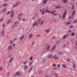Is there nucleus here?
Segmentation results:
<instances>
[{"mask_svg": "<svg viewBox=\"0 0 77 77\" xmlns=\"http://www.w3.org/2000/svg\"><path fill=\"white\" fill-rule=\"evenodd\" d=\"M19 76V77L21 76V73L20 72H18L16 73L14 75V77H15V76Z\"/></svg>", "mask_w": 77, "mask_h": 77, "instance_id": "obj_1", "label": "nucleus"}, {"mask_svg": "<svg viewBox=\"0 0 77 77\" xmlns=\"http://www.w3.org/2000/svg\"><path fill=\"white\" fill-rule=\"evenodd\" d=\"M66 11H65L64 12V13L62 15V20H63L65 18V15H66Z\"/></svg>", "mask_w": 77, "mask_h": 77, "instance_id": "obj_2", "label": "nucleus"}, {"mask_svg": "<svg viewBox=\"0 0 77 77\" xmlns=\"http://www.w3.org/2000/svg\"><path fill=\"white\" fill-rule=\"evenodd\" d=\"M8 49L10 51L12 50V46L11 45L9 46L8 48Z\"/></svg>", "mask_w": 77, "mask_h": 77, "instance_id": "obj_3", "label": "nucleus"}, {"mask_svg": "<svg viewBox=\"0 0 77 77\" xmlns=\"http://www.w3.org/2000/svg\"><path fill=\"white\" fill-rule=\"evenodd\" d=\"M38 25V23H37V21H36L33 23L32 26L33 27H35V26H36Z\"/></svg>", "mask_w": 77, "mask_h": 77, "instance_id": "obj_4", "label": "nucleus"}, {"mask_svg": "<svg viewBox=\"0 0 77 77\" xmlns=\"http://www.w3.org/2000/svg\"><path fill=\"white\" fill-rule=\"evenodd\" d=\"M50 29L49 28L48 29H45V31L46 32V33H48L50 32Z\"/></svg>", "mask_w": 77, "mask_h": 77, "instance_id": "obj_5", "label": "nucleus"}, {"mask_svg": "<svg viewBox=\"0 0 77 77\" xmlns=\"http://www.w3.org/2000/svg\"><path fill=\"white\" fill-rule=\"evenodd\" d=\"M14 11L12 10L11 11V18H12V17H14Z\"/></svg>", "mask_w": 77, "mask_h": 77, "instance_id": "obj_6", "label": "nucleus"}, {"mask_svg": "<svg viewBox=\"0 0 77 77\" xmlns=\"http://www.w3.org/2000/svg\"><path fill=\"white\" fill-rule=\"evenodd\" d=\"M56 45H54V46H53V47H52V49L51 50V52H52V51H53V50H54L55 49V48H56Z\"/></svg>", "mask_w": 77, "mask_h": 77, "instance_id": "obj_7", "label": "nucleus"}, {"mask_svg": "<svg viewBox=\"0 0 77 77\" xmlns=\"http://www.w3.org/2000/svg\"><path fill=\"white\" fill-rule=\"evenodd\" d=\"M50 46L48 45L47 46L46 50L47 51H50Z\"/></svg>", "mask_w": 77, "mask_h": 77, "instance_id": "obj_8", "label": "nucleus"}, {"mask_svg": "<svg viewBox=\"0 0 77 77\" xmlns=\"http://www.w3.org/2000/svg\"><path fill=\"white\" fill-rule=\"evenodd\" d=\"M24 35H23L21 36L20 37V40H22L23 39H24Z\"/></svg>", "mask_w": 77, "mask_h": 77, "instance_id": "obj_9", "label": "nucleus"}, {"mask_svg": "<svg viewBox=\"0 0 77 77\" xmlns=\"http://www.w3.org/2000/svg\"><path fill=\"white\" fill-rule=\"evenodd\" d=\"M52 57H53V55H52V54H50L48 56V58L51 59V58H52Z\"/></svg>", "mask_w": 77, "mask_h": 77, "instance_id": "obj_10", "label": "nucleus"}, {"mask_svg": "<svg viewBox=\"0 0 77 77\" xmlns=\"http://www.w3.org/2000/svg\"><path fill=\"white\" fill-rule=\"evenodd\" d=\"M53 58H55V59L57 60V59H58V57H57V56H56V55H55L53 56Z\"/></svg>", "mask_w": 77, "mask_h": 77, "instance_id": "obj_11", "label": "nucleus"}, {"mask_svg": "<svg viewBox=\"0 0 77 77\" xmlns=\"http://www.w3.org/2000/svg\"><path fill=\"white\" fill-rule=\"evenodd\" d=\"M53 58H55V59L57 60V59H58V57H57V56H56V55H55L53 56Z\"/></svg>", "mask_w": 77, "mask_h": 77, "instance_id": "obj_12", "label": "nucleus"}, {"mask_svg": "<svg viewBox=\"0 0 77 77\" xmlns=\"http://www.w3.org/2000/svg\"><path fill=\"white\" fill-rule=\"evenodd\" d=\"M62 66L63 68H64V69H65V68H66V66L65 64H62Z\"/></svg>", "mask_w": 77, "mask_h": 77, "instance_id": "obj_13", "label": "nucleus"}, {"mask_svg": "<svg viewBox=\"0 0 77 77\" xmlns=\"http://www.w3.org/2000/svg\"><path fill=\"white\" fill-rule=\"evenodd\" d=\"M32 36H33V34H31L29 35V37L30 39H32Z\"/></svg>", "mask_w": 77, "mask_h": 77, "instance_id": "obj_14", "label": "nucleus"}, {"mask_svg": "<svg viewBox=\"0 0 77 77\" xmlns=\"http://www.w3.org/2000/svg\"><path fill=\"white\" fill-rule=\"evenodd\" d=\"M61 42L60 41H57L56 42V44L57 45H59V44Z\"/></svg>", "mask_w": 77, "mask_h": 77, "instance_id": "obj_15", "label": "nucleus"}, {"mask_svg": "<svg viewBox=\"0 0 77 77\" xmlns=\"http://www.w3.org/2000/svg\"><path fill=\"white\" fill-rule=\"evenodd\" d=\"M19 5V3H17V4H16L15 5H13V7L14 8H15L16 7V6H17Z\"/></svg>", "mask_w": 77, "mask_h": 77, "instance_id": "obj_16", "label": "nucleus"}, {"mask_svg": "<svg viewBox=\"0 0 77 77\" xmlns=\"http://www.w3.org/2000/svg\"><path fill=\"white\" fill-rule=\"evenodd\" d=\"M19 5V3H17V4H16L15 5H13V7L14 8H15L16 7V6H17Z\"/></svg>", "mask_w": 77, "mask_h": 77, "instance_id": "obj_17", "label": "nucleus"}, {"mask_svg": "<svg viewBox=\"0 0 77 77\" xmlns=\"http://www.w3.org/2000/svg\"><path fill=\"white\" fill-rule=\"evenodd\" d=\"M48 0H43V4H45Z\"/></svg>", "mask_w": 77, "mask_h": 77, "instance_id": "obj_18", "label": "nucleus"}, {"mask_svg": "<svg viewBox=\"0 0 77 77\" xmlns=\"http://www.w3.org/2000/svg\"><path fill=\"white\" fill-rule=\"evenodd\" d=\"M19 22H15L14 23V25L15 26V27H17V24H18V23Z\"/></svg>", "mask_w": 77, "mask_h": 77, "instance_id": "obj_19", "label": "nucleus"}, {"mask_svg": "<svg viewBox=\"0 0 77 77\" xmlns=\"http://www.w3.org/2000/svg\"><path fill=\"white\" fill-rule=\"evenodd\" d=\"M75 63H74L73 64V66H72V67L73 68H75Z\"/></svg>", "mask_w": 77, "mask_h": 77, "instance_id": "obj_20", "label": "nucleus"}, {"mask_svg": "<svg viewBox=\"0 0 77 77\" xmlns=\"http://www.w3.org/2000/svg\"><path fill=\"white\" fill-rule=\"evenodd\" d=\"M14 59L13 58V57H11V59H10V61H9V63H11V61H13Z\"/></svg>", "mask_w": 77, "mask_h": 77, "instance_id": "obj_21", "label": "nucleus"}, {"mask_svg": "<svg viewBox=\"0 0 77 77\" xmlns=\"http://www.w3.org/2000/svg\"><path fill=\"white\" fill-rule=\"evenodd\" d=\"M28 67H27V66L26 65H25L24 66V69H27L28 68Z\"/></svg>", "mask_w": 77, "mask_h": 77, "instance_id": "obj_22", "label": "nucleus"}, {"mask_svg": "<svg viewBox=\"0 0 77 77\" xmlns=\"http://www.w3.org/2000/svg\"><path fill=\"white\" fill-rule=\"evenodd\" d=\"M38 13H36L35 15V16L37 18L38 17Z\"/></svg>", "mask_w": 77, "mask_h": 77, "instance_id": "obj_23", "label": "nucleus"}, {"mask_svg": "<svg viewBox=\"0 0 77 77\" xmlns=\"http://www.w3.org/2000/svg\"><path fill=\"white\" fill-rule=\"evenodd\" d=\"M50 13H51V14H54V12H55L56 11H50Z\"/></svg>", "mask_w": 77, "mask_h": 77, "instance_id": "obj_24", "label": "nucleus"}, {"mask_svg": "<svg viewBox=\"0 0 77 77\" xmlns=\"http://www.w3.org/2000/svg\"><path fill=\"white\" fill-rule=\"evenodd\" d=\"M33 66H32L31 68H30V69L29 70V71H28V72H29L30 71H31V70H32V69L33 68Z\"/></svg>", "mask_w": 77, "mask_h": 77, "instance_id": "obj_25", "label": "nucleus"}, {"mask_svg": "<svg viewBox=\"0 0 77 77\" xmlns=\"http://www.w3.org/2000/svg\"><path fill=\"white\" fill-rule=\"evenodd\" d=\"M44 20L42 21L40 23V25H42V24H44Z\"/></svg>", "mask_w": 77, "mask_h": 77, "instance_id": "obj_26", "label": "nucleus"}, {"mask_svg": "<svg viewBox=\"0 0 77 77\" xmlns=\"http://www.w3.org/2000/svg\"><path fill=\"white\" fill-rule=\"evenodd\" d=\"M5 32V31H4V30L2 31V36H3L4 35H5V33H4Z\"/></svg>", "mask_w": 77, "mask_h": 77, "instance_id": "obj_27", "label": "nucleus"}, {"mask_svg": "<svg viewBox=\"0 0 77 77\" xmlns=\"http://www.w3.org/2000/svg\"><path fill=\"white\" fill-rule=\"evenodd\" d=\"M66 37H67V35H64L63 38V39H64L66 38Z\"/></svg>", "mask_w": 77, "mask_h": 77, "instance_id": "obj_28", "label": "nucleus"}, {"mask_svg": "<svg viewBox=\"0 0 77 77\" xmlns=\"http://www.w3.org/2000/svg\"><path fill=\"white\" fill-rule=\"evenodd\" d=\"M22 21H23V22H25V21H26V19H25V18H23L22 19Z\"/></svg>", "mask_w": 77, "mask_h": 77, "instance_id": "obj_29", "label": "nucleus"}, {"mask_svg": "<svg viewBox=\"0 0 77 77\" xmlns=\"http://www.w3.org/2000/svg\"><path fill=\"white\" fill-rule=\"evenodd\" d=\"M11 56H12V55H11V54H10L8 56L7 58H8V59H10Z\"/></svg>", "mask_w": 77, "mask_h": 77, "instance_id": "obj_30", "label": "nucleus"}, {"mask_svg": "<svg viewBox=\"0 0 77 77\" xmlns=\"http://www.w3.org/2000/svg\"><path fill=\"white\" fill-rule=\"evenodd\" d=\"M45 12H47L48 14H49V13H50L51 12L50 11H49L48 10H46Z\"/></svg>", "mask_w": 77, "mask_h": 77, "instance_id": "obj_31", "label": "nucleus"}, {"mask_svg": "<svg viewBox=\"0 0 77 77\" xmlns=\"http://www.w3.org/2000/svg\"><path fill=\"white\" fill-rule=\"evenodd\" d=\"M7 5H8V4H3L2 5V6H5V7L7 6Z\"/></svg>", "mask_w": 77, "mask_h": 77, "instance_id": "obj_32", "label": "nucleus"}, {"mask_svg": "<svg viewBox=\"0 0 77 77\" xmlns=\"http://www.w3.org/2000/svg\"><path fill=\"white\" fill-rule=\"evenodd\" d=\"M52 39H56V37L55 36H53L51 38Z\"/></svg>", "mask_w": 77, "mask_h": 77, "instance_id": "obj_33", "label": "nucleus"}, {"mask_svg": "<svg viewBox=\"0 0 77 77\" xmlns=\"http://www.w3.org/2000/svg\"><path fill=\"white\" fill-rule=\"evenodd\" d=\"M74 5H72V10H74Z\"/></svg>", "mask_w": 77, "mask_h": 77, "instance_id": "obj_34", "label": "nucleus"}, {"mask_svg": "<svg viewBox=\"0 0 77 77\" xmlns=\"http://www.w3.org/2000/svg\"><path fill=\"white\" fill-rule=\"evenodd\" d=\"M29 65L30 66L32 65V62H29Z\"/></svg>", "mask_w": 77, "mask_h": 77, "instance_id": "obj_35", "label": "nucleus"}, {"mask_svg": "<svg viewBox=\"0 0 77 77\" xmlns=\"http://www.w3.org/2000/svg\"><path fill=\"white\" fill-rule=\"evenodd\" d=\"M61 8V6H57L56 7V8H57V9H59V8Z\"/></svg>", "mask_w": 77, "mask_h": 77, "instance_id": "obj_36", "label": "nucleus"}, {"mask_svg": "<svg viewBox=\"0 0 77 77\" xmlns=\"http://www.w3.org/2000/svg\"><path fill=\"white\" fill-rule=\"evenodd\" d=\"M74 14H75V11H73L72 15L74 16Z\"/></svg>", "mask_w": 77, "mask_h": 77, "instance_id": "obj_37", "label": "nucleus"}, {"mask_svg": "<svg viewBox=\"0 0 77 77\" xmlns=\"http://www.w3.org/2000/svg\"><path fill=\"white\" fill-rule=\"evenodd\" d=\"M72 36H75V34L73 33V32H72Z\"/></svg>", "mask_w": 77, "mask_h": 77, "instance_id": "obj_38", "label": "nucleus"}, {"mask_svg": "<svg viewBox=\"0 0 77 77\" xmlns=\"http://www.w3.org/2000/svg\"><path fill=\"white\" fill-rule=\"evenodd\" d=\"M45 77H52V76H49L48 75H46V76H45Z\"/></svg>", "mask_w": 77, "mask_h": 77, "instance_id": "obj_39", "label": "nucleus"}, {"mask_svg": "<svg viewBox=\"0 0 77 77\" xmlns=\"http://www.w3.org/2000/svg\"><path fill=\"white\" fill-rule=\"evenodd\" d=\"M10 45H11V44H12V43H13V42L12 40H11L10 41Z\"/></svg>", "mask_w": 77, "mask_h": 77, "instance_id": "obj_40", "label": "nucleus"}, {"mask_svg": "<svg viewBox=\"0 0 77 77\" xmlns=\"http://www.w3.org/2000/svg\"><path fill=\"white\" fill-rule=\"evenodd\" d=\"M63 2L65 3L67 2V0H63Z\"/></svg>", "mask_w": 77, "mask_h": 77, "instance_id": "obj_41", "label": "nucleus"}, {"mask_svg": "<svg viewBox=\"0 0 77 77\" xmlns=\"http://www.w3.org/2000/svg\"><path fill=\"white\" fill-rule=\"evenodd\" d=\"M57 75H58V74L56 73L55 74V76L56 77H58L57 76Z\"/></svg>", "mask_w": 77, "mask_h": 77, "instance_id": "obj_42", "label": "nucleus"}, {"mask_svg": "<svg viewBox=\"0 0 77 77\" xmlns=\"http://www.w3.org/2000/svg\"><path fill=\"white\" fill-rule=\"evenodd\" d=\"M10 22H11V20H9L8 21H7V24H9V23Z\"/></svg>", "mask_w": 77, "mask_h": 77, "instance_id": "obj_43", "label": "nucleus"}, {"mask_svg": "<svg viewBox=\"0 0 77 77\" xmlns=\"http://www.w3.org/2000/svg\"><path fill=\"white\" fill-rule=\"evenodd\" d=\"M22 15V14H19L18 16V17H20V16H21V15Z\"/></svg>", "mask_w": 77, "mask_h": 77, "instance_id": "obj_44", "label": "nucleus"}, {"mask_svg": "<svg viewBox=\"0 0 77 77\" xmlns=\"http://www.w3.org/2000/svg\"><path fill=\"white\" fill-rule=\"evenodd\" d=\"M27 61H26L25 62H24L23 63V65H26V63H27Z\"/></svg>", "mask_w": 77, "mask_h": 77, "instance_id": "obj_45", "label": "nucleus"}, {"mask_svg": "<svg viewBox=\"0 0 77 77\" xmlns=\"http://www.w3.org/2000/svg\"><path fill=\"white\" fill-rule=\"evenodd\" d=\"M42 11L45 12H45L46 10H45V8L43 9Z\"/></svg>", "mask_w": 77, "mask_h": 77, "instance_id": "obj_46", "label": "nucleus"}, {"mask_svg": "<svg viewBox=\"0 0 77 77\" xmlns=\"http://www.w3.org/2000/svg\"><path fill=\"white\" fill-rule=\"evenodd\" d=\"M40 36H41V35H40V34L39 35H37L36 36H37L38 38H39V37H40Z\"/></svg>", "mask_w": 77, "mask_h": 77, "instance_id": "obj_47", "label": "nucleus"}, {"mask_svg": "<svg viewBox=\"0 0 77 77\" xmlns=\"http://www.w3.org/2000/svg\"><path fill=\"white\" fill-rule=\"evenodd\" d=\"M3 69V67H0V71H2Z\"/></svg>", "mask_w": 77, "mask_h": 77, "instance_id": "obj_48", "label": "nucleus"}, {"mask_svg": "<svg viewBox=\"0 0 77 77\" xmlns=\"http://www.w3.org/2000/svg\"><path fill=\"white\" fill-rule=\"evenodd\" d=\"M45 60H46L45 59H44L42 61V62L43 63H44L45 62Z\"/></svg>", "mask_w": 77, "mask_h": 77, "instance_id": "obj_49", "label": "nucleus"}, {"mask_svg": "<svg viewBox=\"0 0 77 77\" xmlns=\"http://www.w3.org/2000/svg\"><path fill=\"white\" fill-rule=\"evenodd\" d=\"M56 15H57V14H53V16H56Z\"/></svg>", "mask_w": 77, "mask_h": 77, "instance_id": "obj_50", "label": "nucleus"}, {"mask_svg": "<svg viewBox=\"0 0 77 77\" xmlns=\"http://www.w3.org/2000/svg\"><path fill=\"white\" fill-rule=\"evenodd\" d=\"M36 18H36L35 16L34 17H33V20H35V19H36Z\"/></svg>", "mask_w": 77, "mask_h": 77, "instance_id": "obj_51", "label": "nucleus"}, {"mask_svg": "<svg viewBox=\"0 0 77 77\" xmlns=\"http://www.w3.org/2000/svg\"><path fill=\"white\" fill-rule=\"evenodd\" d=\"M69 27L70 28H73V26L72 25H70Z\"/></svg>", "mask_w": 77, "mask_h": 77, "instance_id": "obj_52", "label": "nucleus"}, {"mask_svg": "<svg viewBox=\"0 0 77 77\" xmlns=\"http://www.w3.org/2000/svg\"><path fill=\"white\" fill-rule=\"evenodd\" d=\"M77 23V20H75L73 22L74 23Z\"/></svg>", "mask_w": 77, "mask_h": 77, "instance_id": "obj_53", "label": "nucleus"}, {"mask_svg": "<svg viewBox=\"0 0 77 77\" xmlns=\"http://www.w3.org/2000/svg\"><path fill=\"white\" fill-rule=\"evenodd\" d=\"M11 11H10L8 12V13H7V15H8V14H10V13H11Z\"/></svg>", "mask_w": 77, "mask_h": 77, "instance_id": "obj_54", "label": "nucleus"}, {"mask_svg": "<svg viewBox=\"0 0 77 77\" xmlns=\"http://www.w3.org/2000/svg\"><path fill=\"white\" fill-rule=\"evenodd\" d=\"M67 25H69V24H70V22H67Z\"/></svg>", "mask_w": 77, "mask_h": 77, "instance_id": "obj_55", "label": "nucleus"}, {"mask_svg": "<svg viewBox=\"0 0 77 77\" xmlns=\"http://www.w3.org/2000/svg\"><path fill=\"white\" fill-rule=\"evenodd\" d=\"M7 74H8L7 77H9V72H7Z\"/></svg>", "mask_w": 77, "mask_h": 77, "instance_id": "obj_56", "label": "nucleus"}, {"mask_svg": "<svg viewBox=\"0 0 77 77\" xmlns=\"http://www.w3.org/2000/svg\"><path fill=\"white\" fill-rule=\"evenodd\" d=\"M42 14L43 15L44 14V11H42Z\"/></svg>", "mask_w": 77, "mask_h": 77, "instance_id": "obj_57", "label": "nucleus"}, {"mask_svg": "<svg viewBox=\"0 0 77 77\" xmlns=\"http://www.w3.org/2000/svg\"><path fill=\"white\" fill-rule=\"evenodd\" d=\"M57 67H58V68H60V65L58 64V65H57Z\"/></svg>", "mask_w": 77, "mask_h": 77, "instance_id": "obj_58", "label": "nucleus"}, {"mask_svg": "<svg viewBox=\"0 0 77 77\" xmlns=\"http://www.w3.org/2000/svg\"><path fill=\"white\" fill-rule=\"evenodd\" d=\"M64 24H65V26H67V25H68L67 24V22H65Z\"/></svg>", "mask_w": 77, "mask_h": 77, "instance_id": "obj_59", "label": "nucleus"}, {"mask_svg": "<svg viewBox=\"0 0 77 77\" xmlns=\"http://www.w3.org/2000/svg\"><path fill=\"white\" fill-rule=\"evenodd\" d=\"M72 18V15L71 16H70L69 17V18Z\"/></svg>", "mask_w": 77, "mask_h": 77, "instance_id": "obj_60", "label": "nucleus"}, {"mask_svg": "<svg viewBox=\"0 0 77 77\" xmlns=\"http://www.w3.org/2000/svg\"><path fill=\"white\" fill-rule=\"evenodd\" d=\"M54 66H56V64H53V67H54Z\"/></svg>", "mask_w": 77, "mask_h": 77, "instance_id": "obj_61", "label": "nucleus"}, {"mask_svg": "<svg viewBox=\"0 0 77 77\" xmlns=\"http://www.w3.org/2000/svg\"><path fill=\"white\" fill-rule=\"evenodd\" d=\"M41 19H38V20L37 21L38 22H39V21H41Z\"/></svg>", "mask_w": 77, "mask_h": 77, "instance_id": "obj_62", "label": "nucleus"}, {"mask_svg": "<svg viewBox=\"0 0 77 77\" xmlns=\"http://www.w3.org/2000/svg\"><path fill=\"white\" fill-rule=\"evenodd\" d=\"M3 12H6V9H4L3 10Z\"/></svg>", "mask_w": 77, "mask_h": 77, "instance_id": "obj_63", "label": "nucleus"}, {"mask_svg": "<svg viewBox=\"0 0 77 77\" xmlns=\"http://www.w3.org/2000/svg\"><path fill=\"white\" fill-rule=\"evenodd\" d=\"M2 26L3 27H5V24L3 23L2 25Z\"/></svg>", "mask_w": 77, "mask_h": 77, "instance_id": "obj_64", "label": "nucleus"}]
</instances>
